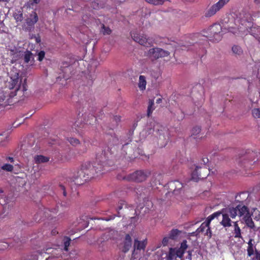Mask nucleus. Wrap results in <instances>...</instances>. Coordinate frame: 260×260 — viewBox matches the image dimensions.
I'll return each instance as SVG.
<instances>
[{"label": "nucleus", "instance_id": "obj_33", "mask_svg": "<svg viewBox=\"0 0 260 260\" xmlns=\"http://www.w3.org/2000/svg\"><path fill=\"white\" fill-rule=\"evenodd\" d=\"M70 241L71 239L69 238H65L64 239V250L66 251L68 250V247L69 246L70 244Z\"/></svg>", "mask_w": 260, "mask_h": 260}, {"label": "nucleus", "instance_id": "obj_26", "mask_svg": "<svg viewBox=\"0 0 260 260\" xmlns=\"http://www.w3.org/2000/svg\"><path fill=\"white\" fill-rule=\"evenodd\" d=\"M101 32L104 35H109L111 32V30L109 27H106L104 24L102 25Z\"/></svg>", "mask_w": 260, "mask_h": 260}, {"label": "nucleus", "instance_id": "obj_62", "mask_svg": "<svg viewBox=\"0 0 260 260\" xmlns=\"http://www.w3.org/2000/svg\"><path fill=\"white\" fill-rule=\"evenodd\" d=\"M6 245H7L6 246H5V247H7L8 246V245H7V243H6Z\"/></svg>", "mask_w": 260, "mask_h": 260}, {"label": "nucleus", "instance_id": "obj_64", "mask_svg": "<svg viewBox=\"0 0 260 260\" xmlns=\"http://www.w3.org/2000/svg\"><path fill=\"white\" fill-rule=\"evenodd\" d=\"M1 140V139H0V140Z\"/></svg>", "mask_w": 260, "mask_h": 260}, {"label": "nucleus", "instance_id": "obj_40", "mask_svg": "<svg viewBox=\"0 0 260 260\" xmlns=\"http://www.w3.org/2000/svg\"><path fill=\"white\" fill-rule=\"evenodd\" d=\"M155 179H158V183L159 184H160V180L162 178V176L160 174H156L155 176Z\"/></svg>", "mask_w": 260, "mask_h": 260}, {"label": "nucleus", "instance_id": "obj_37", "mask_svg": "<svg viewBox=\"0 0 260 260\" xmlns=\"http://www.w3.org/2000/svg\"><path fill=\"white\" fill-rule=\"evenodd\" d=\"M38 60L39 61H42L45 56V52L43 51H41L38 53Z\"/></svg>", "mask_w": 260, "mask_h": 260}, {"label": "nucleus", "instance_id": "obj_7", "mask_svg": "<svg viewBox=\"0 0 260 260\" xmlns=\"http://www.w3.org/2000/svg\"><path fill=\"white\" fill-rule=\"evenodd\" d=\"M149 174L148 171H138L131 174L128 179L137 182H142L146 179Z\"/></svg>", "mask_w": 260, "mask_h": 260}, {"label": "nucleus", "instance_id": "obj_42", "mask_svg": "<svg viewBox=\"0 0 260 260\" xmlns=\"http://www.w3.org/2000/svg\"><path fill=\"white\" fill-rule=\"evenodd\" d=\"M227 29L229 30V31H231L233 33L236 32V31L234 30L235 29V27L233 25L229 26Z\"/></svg>", "mask_w": 260, "mask_h": 260}, {"label": "nucleus", "instance_id": "obj_39", "mask_svg": "<svg viewBox=\"0 0 260 260\" xmlns=\"http://www.w3.org/2000/svg\"><path fill=\"white\" fill-rule=\"evenodd\" d=\"M205 234L209 236V237H211V230H210V228H208V229H207L206 230V231H205Z\"/></svg>", "mask_w": 260, "mask_h": 260}, {"label": "nucleus", "instance_id": "obj_48", "mask_svg": "<svg viewBox=\"0 0 260 260\" xmlns=\"http://www.w3.org/2000/svg\"><path fill=\"white\" fill-rule=\"evenodd\" d=\"M159 127V126L158 124L155 125L154 127V131L159 132V129H158Z\"/></svg>", "mask_w": 260, "mask_h": 260}, {"label": "nucleus", "instance_id": "obj_3", "mask_svg": "<svg viewBox=\"0 0 260 260\" xmlns=\"http://www.w3.org/2000/svg\"><path fill=\"white\" fill-rule=\"evenodd\" d=\"M226 28H222L219 24H214L209 28L210 39L214 41H219L225 32Z\"/></svg>", "mask_w": 260, "mask_h": 260}, {"label": "nucleus", "instance_id": "obj_32", "mask_svg": "<svg viewBox=\"0 0 260 260\" xmlns=\"http://www.w3.org/2000/svg\"><path fill=\"white\" fill-rule=\"evenodd\" d=\"M232 50L234 53L237 54H240L242 52L241 48L238 46H234L232 48Z\"/></svg>", "mask_w": 260, "mask_h": 260}, {"label": "nucleus", "instance_id": "obj_41", "mask_svg": "<svg viewBox=\"0 0 260 260\" xmlns=\"http://www.w3.org/2000/svg\"><path fill=\"white\" fill-rule=\"evenodd\" d=\"M38 253L30 256V260H38Z\"/></svg>", "mask_w": 260, "mask_h": 260}, {"label": "nucleus", "instance_id": "obj_9", "mask_svg": "<svg viewBox=\"0 0 260 260\" xmlns=\"http://www.w3.org/2000/svg\"><path fill=\"white\" fill-rule=\"evenodd\" d=\"M207 169L206 167L201 168L196 167L191 174V179L197 181L199 179L204 178L207 175Z\"/></svg>", "mask_w": 260, "mask_h": 260}, {"label": "nucleus", "instance_id": "obj_16", "mask_svg": "<svg viewBox=\"0 0 260 260\" xmlns=\"http://www.w3.org/2000/svg\"><path fill=\"white\" fill-rule=\"evenodd\" d=\"M242 206H237L236 208H232L229 209H224V210H226L228 214L230 215L232 218H235L237 215L239 216V209L242 208Z\"/></svg>", "mask_w": 260, "mask_h": 260}, {"label": "nucleus", "instance_id": "obj_53", "mask_svg": "<svg viewBox=\"0 0 260 260\" xmlns=\"http://www.w3.org/2000/svg\"><path fill=\"white\" fill-rule=\"evenodd\" d=\"M254 2L257 4H260V0H254Z\"/></svg>", "mask_w": 260, "mask_h": 260}, {"label": "nucleus", "instance_id": "obj_49", "mask_svg": "<svg viewBox=\"0 0 260 260\" xmlns=\"http://www.w3.org/2000/svg\"><path fill=\"white\" fill-rule=\"evenodd\" d=\"M40 1L41 0H32V3L31 4H37L40 3Z\"/></svg>", "mask_w": 260, "mask_h": 260}, {"label": "nucleus", "instance_id": "obj_19", "mask_svg": "<svg viewBox=\"0 0 260 260\" xmlns=\"http://www.w3.org/2000/svg\"><path fill=\"white\" fill-rule=\"evenodd\" d=\"M201 129L199 126L194 127L191 130V136L194 139H201L203 137L201 134Z\"/></svg>", "mask_w": 260, "mask_h": 260}, {"label": "nucleus", "instance_id": "obj_28", "mask_svg": "<svg viewBox=\"0 0 260 260\" xmlns=\"http://www.w3.org/2000/svg\"><path fill=\"white\" fill-rule=\"evenodd\" d=\"M95 121V117L92 115H89L87 119H84V122L87 124H91L92 121Z\"/></svg>", "mask_w": 260, "mask_h": 260}, {"label": "nucleus", "instance_id": "obj_31", "mask_svg": "<svg viewBox=\"0 0 260 260\" xmlns=\"http://www.w3.org/2000/svg\"><path fill=\"white\" fill-rule=\"evenodd\" d=\"M252 115L253 117L255 118H260V109L256 108L252 110Z\"/></svg>", "mask_w": 260, "mask_h": 260}, {"label": "nucleus", "instance_id": "obj_54", "mask_svg": "<svg viewBox=\"0 0 260 260\" xmlns=\"http://www.w3.org/2000/svg\"><path fill=\"white\" fill-rule=\"evenodd\" d=\"M250 21H251V18L249 19V21H248L247 22V23L248 24V25L247 26V27H250V25H251Z\"/></svg>", "mask_w": 260, "mask_h": 260}, {"label": "nucleus", "instance_id": "obj_55", "mask_svg": "<svg viewBox=\"0 0 260 260\" xmlns=\"http://www.w3.org/2000/svg\"><path fill=\"white\" fill-rule=\"evenodd\" d=\"M113 218H114V217H113L112 218H105V219H104V220H105L106 221H109V220H110L111 219H112Z\"/></svg>", "mask_w": 260, "mask_h": 260}, {"label": "nucleus", "instance_id": "obj_47", "mask_svg": "<svg viewBox=\"0 0 260 260\" xmlns=\"http://www.w3.org/2000/svg\"><path fill=\"white\" fill-rule=\"evenodd\" d=\"M60 187L61 188L62 190H63V194L64 196H66V192L65 191L64 187L61 185H60Z\"/></svg>", "mask_w": 260, "mask_h": 260}, {"label": "nucleus", "instance_id": "obj_24", "mask_svg": "<svg viewBox=\"0 0 260 260\" xmlns=\"http://www.w3.org/2000/svg\"><path fill=\"white\" fill-rule=\"evenodd\" d=\"M168 0H145L147 3L154 5H159L163 4Z\"/></svg>", "mask_w": 260, "mask_h": 260}, {"label": "nucleus", "instance_id": "obj_22", "mask_svg": "<svg viewBox=\"0 0 260 260\" xmlns=\"http://www.w3.org/2000/svg\"><path fill=\"white\" fill-rule=\"evenodd\" d=\"M1 169L7 172H12L14 170L13 165L9 163H5L2 167Z\"/></svg>", "mask_w": 260, "mask_h": 260}, {"label": "nucleus", "instance_id": "obj_58", "mask_svg": "<svg viewBox=\"0 0 260 260\" xmlns=\"http://www.w3.org/2000/svg\"><path fill=\"white\" fill-rule=\"evenodd\" d=\"M122 209V206H119V207H118V210H120V209Z\"/></svg>", "mask_w": 260, "mask_h": 260}, {"label": "nucleus", "instance_id": "obj_11", "mask_svg": "<svg viewBox=\"0 0 260 260\" xmlns=\"http://www.w3.org/2000/svg\"><path fill=\"white\" fill-rule=\"evenodd\" d=\"M219 212L220 214H222V219L220 222V224L225 228L231 226L232 225V221L229 218V215L226 212V210H222L221 211Z\"/></svg>", "mask_w": 260, "mask_h": 260}, {"label": "nucleus", "instance_id": "obj_51", "mask_svg": "<svg viewBox=\"0 0 260 260\" xmlns=\"http://www.w3.org/2000/svg\"><path fill=\"white\" fill-rule=\"evenodd\" d=\"M36 41L37 43H39L41 41L39 37L36 38Z\"/></svg>", "mask_w": 260, "mask_h": 260}, {"label": "nucleus", "instance_id": "obj_35", "mask_svg": "<svg viewBox=\"0 0 260 260\" xmlns=\"http://www.w3.org/2000/svg\"><path fill=\"white\" fill-rule=\"evenodd\" d=\"M5 161L8 163L10 162L11 164L13 165L15 162V159L14 157L11 156H7L5 158Z\"/></svg>", "mask_w": 260, "mask_h": 260}, {"label": "nucleus", "instance_id": "obj_27", "mask_svg": "<svg viewBox=\"0 0 260 260\" xmlns=\"http://www.w3.org/2000/svg\"><path fill=\"white\" fill-rule=\"evenodd\" d=\"M32 58V53L29 51H26L24 54V60L26 62H28Z\"/></svg>", "mask_w": 260, "mask_h": 260}, {"label": "nucleus", "instance_id": "obj_21", "mask_svg": "<svg viewBox=\"0 0 260 260\" xmlns=\"http://www.w3.org/2000/svg\"><path fill=\"white\" fill-rule=\"evenodd\" d=\"M146 83L145 77L140 75L139 79L138 87L141 90H144L146 89Z\"/></svg>", "mask_w": 260, "mask_h": 260}, {"label": "nucleus", "instance_id": "obj_36", "mask_svg": "<svg viewBox=\"0 0 260 260\" xmlns=\"http://www.w3.org/2000/svg\"><path fill=\"white\" fill-rule=\"evenodd\" d=\"M178 231L177 230H173L169 234L170 238H174L177 235H178Z\"/></svg>", "mask_w": 260, "mask_h": 260}, {"label": "nucleus", "instance_id": "obj_38", "mask_svg": "<svg viewBox=\"0 0 260 260\" xmlns=\"http://www.w3.org/2000/svg\"><path fill=\"white\" fill-rule=\"evenodd\" d=\"M169 239H170V238L168 237H164L162 241V244L164 246H166L169 242Z\"/></svg>", "mask_w": 260, "mask_h": 260}, {"label": "nucleus", "instance_id": "obj_60", "mask_svg": "<svg viewBox=\"0 0 260 260\" xmlns=\"http://www.w3.org/2000/svg\"><path fill=\"white\" fill-rule=\"evenodd\" d=\"M161 127V129H160V131H162V129H164L162 127L160 126Z\"/></svg>", "mask_w": 260, "mask_h": 260}, {"label": "nucleus", "instance_id": "obj_17", "mask_svg": "<svg viewBox=\"0 0 260 260\" xmlns=\"http://www.w3.org/2000/svg\"><path fill=\"white\" fill-rule=\"evenodd\" d=\"M71 69L72 67H71L70 64L69 63L67 62L62 63V66H61V70L62 72L65 74V75L63 76L64 78H69L68 74L71 71Z\"/></svg>", "mask_w": 260, "mask_h": 260}, {"label": "nucleus", "instance_id": "obj_12", "mask_svg": "<svg viewBox=\"0 0 260 260\" xmlns=\"http://www.w3.org/2000/svg\"><path fill=\"white\" fill-rule=\"evenodd\" d=\"M39 20L38 16L36 12H32L26 19V23L29 27H33Z\"/></svg>", "mask_w": 260, "mask_h": 260}, {"label": "nucleus", "instance_id": "obj_20", "mask_svg": "<svg viewBox=\"0 0 260 260\" xmlns=\"http://www.w3.org/2000/svg\"><path fill=\"white\" fill-rule=\"evenodd\" d=\"M34 160L36 164L47 162L49 160V158L42 155H36L34 157Z\"/></svg>", "mask_w": 260, "mask_h": 260}, {"label": "nucleus", "instance_id": "obj_59", "mask_svg": "<svg viewBox=\"0 0 260 260\" xmlns=\"http://www.w3.org/2000/svg\"><path fill=\"white\" fill-rule=\"evenodd\" d=\"M242 25H244V23H245V22H244V20H242Z\"/></svg>", "mask_w": 260, "mask_h": 260}, {"label": "nucleus", "instance_id": "obj_13", "mask_svg": "<svg viewBox=\"0 0 260 260\" xmlns=\"http://www.w3.org/2000/svg\"><path fill=\"white\" fill-rule=\"evenodd\" d=\"M169 186L171 190H173V193L174 194H177L178 191L182 188L183 185L180 182L174 181L169 182Z\"/></svg>", "mask_w": 260, "mask_h": 260}, {"label": "nucleus", "instance_id": "obj_45", "mask_svg": "<svg viewBox=\"0 0 260 260\" xmlns=\"http://www.w3.org/2000/svg\"><path fill=\"white\" fill-rule=\"evenodd\" d=\"M18 76H19V74H18V73H16V74H15V75L14 76V77H11V78L12 79H13V80H15V79H18Z\"/></svg>", "mask_w": 260, "mask_h": 260}, {"label": "nucleus", "instance_id": "obj_18", "mask_svg": "<svg viewBox=\"0 0 260 260\" xmlns=\"http://www.w3.org/2000/svg\"><path fill=\"white\" fill-rule=\"evenodd\" d=\"M160 48H155L150 49L148 51V56L151 58L152 59H156L159 58Z\"/></svg>", "mask_w": 260, "mask_h": 260}, {"label": "nucleus", "instance_id": "obj_34", "mask_svg": "<svg viewBox=\"0 0 260 260\" xmlns=\"http://www.w3.org/2000/svg\"><path fill=\"white\" fill-rule=\"evenodd\" d=\"M69 142L72 145L76 146L79 143V140L76 138H71L69 139Z\"/></svg>", "mask_w": 260, "mask_h": 260}, {"label": "nucleus", "instance_id": "obj_10", "mask_svg": "<svg viewBox=\"0 0 260 260\" xmlns=\"http://www.w3.org/2000/svg\"><path fill=\"white\" fill-rule=\"evenodd\" d=\"M220 215V212H215L212 215H210L206 220L205 222L202 223L200 227L198 229L199 232H204L208 228H209V224L214 218L218 217Z\"/></svg>", "mask_w": 260, "mask_h": 260}, {"label": "nucleus", "instance_id": "obj_25", "mask_svg": "<svg viewBox=\"0 0 260 260\" xmlns=\"http://www.w3.org/2000/svg\"><path fill=\"white\" fill-rule=\"evenodd\" d=\"M14 17L17 22H21L23 19V15L22 13L20 12L15 13L14 14Z\"/></svg>", "mask_w": 260, "mask_h": 260}, {"label": "nucleus", "instance_id": "obj_6", "mask_svg": "<svg viewBox=\"0 0 260 260\" xmlns=\"http://www.w3.org/2000/svg\"><path fill=\"white\" fill-rule=\"evenodd\" d=\"M239 217L242 218L246 224L250 228L254 227V223L248 212L247 208L245 206H243L239 209Z\"/></svg>", "mask_w": 260, "mask_h": 260}, {"label": "nucleus", "instance_id": "obj_23", "mask_svg": "<svg viewBox=\"0 0 260 260\" xmlns=\"http://www.w3.org/2000/svg\"><path fill=\"white\" fill-rule=\"evenodd\" d=\"M234 234H235V237L236 238H240L241 237V230L238 226V222L236 221L234 222Z\"/></svg>", "mask_w": 260, "mask_h": 260}, {"label": "nucleus", "instance_id": "obj_46", "mask_svg": "<svg viewBox=\"0 0 260 260\" xmlns=\"http://www.w3.org/2000/svg\"><path fill=\"white\" fill-rule=\"evenodd\" d=\"M21 124V122H19L18 123H16V122H15L13 124V126L14 127H17V126H18L19 125H20V124Z\"/></svg>", "mask_w": 260, "mask_h": 260}, {"label": "nucleus", "instance_id": "obj_61", "mask_svg": "<svg viewBox=\"0 0 260 260\" xmlns=\"http://www.w3.org/2000/svg\"><path fill=\"white\" fill-rule=\"evenodd\" d=\"M6 245H7L6 246H5V247H7L8 246V245H7V243H6Z\"/></svg>", "mask_w": 260, "mask_h": 260}, {"label": "nucleus", "instance_id": "obj_4", "mask_svg": "<svg viewBox=\"0 0 260 260\" xmlns=\"http://www.w3.org/2000/svg\"><path fill=\"white\" fill-rule=\"evenodd\" d=\"M230 0H219L217 3L212 5L205 12V16L206 17L213 16L226 5Z\"/></svg>", "mask_w": 260, "mask_h": 260}, {"label": "nucleus", "instance_id": "obj_5", "mask_svg": "<svg viewBox=\"0 0 260 260\" xmlns=\"http://www.w3.org/2000/svg\"><path fill=\"white\" fill-rule=\"evenodd\" d=\"M131 36L135 42L141 45L149 46L152 44V40L149 38H147L143 34L133 32L131 34Z\"/></svg>", "mask_w": 260, "mask_h": 260}, {"label": "nucleus", "instance_id": "obj_57", "mask_svg": "<svg viewBox=\"0 0 260 260\" xmlns=\"http://www.w3.org/2000/svg\"><path fill=\"white\" fill-rule=\"evenodd\" d=\"M238 29H239V30H240V31H241L243 30H242V29H242V27L241 26H240L239 28H238Z\"/></svg>", "mask_w": 260, "mask_h": 260}, {"label": "nucleus", "instance_id": "obj_30", "mask_svg": "<svg viewBox=\"0 0 260 260\" xmlns=\"http://www.w3.org/2000/svg\"><path fill=\"white\" fill-rule=\"evenodd\" d=\"M153 105H154L153 101H151L149 102V106L148 107V116H150V115L151 114V113L152 112V111L154 109V108L153 107Z\"/></svg>", "mask_w": 260, "mask_h": 260}, {"label": "nucleus", "instance_id": "obj_52", "mask_svg": "<svg viewBox=\"0 0 260 260\" xmlns=\"http://www.w3.org/2000/svg\"><path fill=\"white\" fill-rule=\"evenodd\" d=\"M161 102V99L160 98L156 100L157 103H160Z\"/></svg>", "mask_w": 260, "mask_h": 260}, {"label": "nucleus", "instance_id": "obj_8", "mask_svg": "<svg viewBox=\"0 0 260 260\" xmlns=\"http://www.w3.org/2000/svg\"><path fill=\"white\" fill-rule=\"evenodd\" d=\"M255 153H252L243 156L240 160L242 165L244 167L250 168L257 160V159L255 158Z\"/></svg>", "mask_w": 260, "mask_h": 260}, {"label": "nucleus", "instance_id": "obj_29", "mask_svg": "<svg viewBox=\"0 0 260 260\" xmlns=\"http://www.w3.org/2000/svg\"><path fill=\"white\" fill-rule=\"evenodd\" d=\"M158 51H159V57L167 56L170 54L168 51L164 50L161 48H160V50H158Z\"/></svg>", "mask_w": 260, "mask_h": 260}, {"label": "nucleus", "instance_id": "obj_1", "mask_svg": "<svg viewBox=\"0 0 260 260\" xmlns=\"http://www.w3.org/2000/svg\"><path fill=\"white\" fill-rule=\"evenodd\" d=\"M98 166H93L90 163L83 165L81 170L78 172V176L75 178V183L78 185L82 184L89 178L96 176V174L100 173L102 169V165Z\"/></svg>", "mask_w": 260, "mask_h": 260}, {"label": "nucleus", "instance_id": "obj_15", "mask_svg": "<svg viewBox=\"0 0 260 260\" xmlns=\"http://www.w3.org/2000/svg\"><path fill=\"white\" fill-rule=\"evenodd\" d=\"M132 246V239L129 235L127 234L125 236L124 240L123 243L122 250L126 252L129 250Z\"/></svg>", "mask_w": 260, "mask_h": 260}, {"label": "nucleus", "instance_id": "obj_63", "mask_svg": "<svg viewBox=\"0 0 260 260\" xmlns=\"http://www.w3.org/2000/svg\"><path fill=\"white\" fill-rule=\"evenodd\" d=\"M259 232L260 233V227L258 229Z\"/></svg>", "mask_w": 260, "mask_h": 260}, {"label": "nucleus", "instance_id": "obj_14", "mask_svg": "<svg viewBox=\"0 0 260 260\" xmlns=\"http://www.w3.org/2000/svg\"><path fill=\"white\" fill-rule=\"evenodd\" d=\"M147 244V240H144L143 241H138L137 240H135L134 241V251L133 252V254H135V252L136 251V250H144Z\"/></svg>", "mask_w": 260, "mask_h": 260}, {"label": "nucleus", "instance_id": "obj_44", "mask_svg": "<svg viewBox=\"0 0 260 260\" xmlns=\"http://www.w3.org/2000/svg\"><path fill=\"white\" fill-rule=\"evenodd\" d=\"M202 162L204 165H205V164L208 162V159L206 157L203 158L202 159Z\"/></svg>", "mask_w": 260, "mask_h": 260}, {"label": "nucleus", "instance_id": "obj_50", "mask_svg": "<svg viewBox=\"0 0 260 260\" xmlns=\"http://www.w3.org/2000/svg\"><path fill=\"white\" fill-rule=\"evenodd\" d=\"M254 212H258V216H257V217H255V218H256L257 219V220H258V219H259V218H260V215H259V211H258V210H255L254 211Z\"/></svg>", "mask_w": 260, "mask_h": 260}, {"label": "nucleus", "instance_id": "obj_43", "mask_svg": "<svg viewBox=\"0 0 260 260\" xmlns=\"http://www.w3.org/2000/svg\"><path fill=\"white\" fill-rule=\"evenodd\" d=\"M247 250H248V255L249 256L253 254V249H252V247L251 246H250L248 248Z\"/></svg>", "mask_w": 260, "mask_h": 260}, {"label": "nucleus", "instance_id": "obj_56", "mask_svg": "<svg viewBox=\"0 0 260 260\" xmlns=\"http://www.w3.org/2000/svg\"><path fill=\"white\" fill-rule=\"evenodd\" d=\"M57 233V232H56V231H55V230H53V231H52V234H53V235H55V234L56 233Z\"/></svg>", "mask_w": 260, "mask_h": 260}, {"label": "nucleus", "instance_id": "obj_2", "mask_svg": "<svg viewBox=\"0 0 260 260\" xmlns=\"http://www.w3.org/2000/svg\"><path fill=\"white\" fill-rule=\"evenodd\" d=\"M187 248V242L184 240L181 243L179 248H170L168 254L167 255V259L168 260H174L177 258H181Z\"/></svg>", "mask_w": 260, "mask_h": 260}]
</instances>
